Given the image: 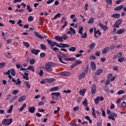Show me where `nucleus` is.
Returning <instances> with one entry per match:
<instances>
[{"mask_svg":"<svg viewBox=\"0 0 126 126\" xmlns=\"http://www.w3.org/2000/svg\"><path fill=\"white\" fill-rule=\"evenodd\" d=\"M82 63V61H79V60H76L75 62V64H76V65H78V64H80V63Z\"/></svg>","mask_w":126,"mask_h":126,"instance_id":"obj_49","label":"nucleus"},{"mask_svg":"<svg viewBox=\"0 0 126 126\" xmlns=\"http://www.w3.org/2000/svg\"><path fill=\"white\" fill-rule=\"evenodd\" d=\"M57 47H58V48H66V47H69V45L66 44L60 43L59 44L57 45Z\"/></svg>","mask_w":126,"mask_h":126,"instance_id":"obj_12","label":"nucleus"},{"mask_svg":"<svg viewBox=\"0 0 126 126\" xmlns=\"http://www.w3.org/2000/svg\"><path fill=\"white\" fill-rule=\"evenodd\" d=\"M59 90V87H54L50 89V91L51 92H53L54 91H58Z\"/></svg>","mask_w":126,"mask_h":126,"instance_id":"obj_26","label":"nucleus"},{"mask_svg":"<svg viewBox=\"0 0 126 126\" xmlns=\"http://www.w3.org/2000/svg\"><path fill=\"white\" fill-rule=\"evenodd\" d=\"M22 75H23V79H25L26 80H29V77H28V75H29V74H28V73H25V75L24 74H22Z\"/></svg>","mask_w":126,"mask_h":126,"instance_id":"obj_20","label":"nucleus"},{"mask_svg":"<svg viewBox=\"0 0 126 126\" xmlns=\"http://www.w3.org/2000/svg\"><path fill=\"white\" fill-rule=\"evenodd\" d=\"M40 50H36L35 49H32L31 50V53H32L33 55H35V56H37L38 53H40Z\"/></svg>","mask_w":126,"mask_h":126,"instance_id":"obj_11","label":"nucleus"},{"mask_svg":"<svg viewBox=\"0 0 126 126\" xmlns=\"http://www.w3.org/2000/svg\"><path fill=\"white\" fill-rule=\"evenodd\" d=\"M47 42L49 44V46H51V47H55V46L58 47V45H59V44H58L56 42L50 40L49 39H47Z\"/></svg>","mask_w":126,"mask_h":126,"instance_id":"obj_4","label":"nucleus"},{"mask_svg":"<svg viewBox=\"0 0 126 126\" xmlns=\"http://www.w3.org/2000/svg\"><path fill=\"white\" fill-rule=\"evenodd\" d=\"M24 83H25L26 86H27V88L30 89V87H31V85H30V84H29V82L25 81L24 82Z\"/></svg>","mask_w":126,"mask_h":126,"instance_id":"obj_38","label":"nucleus"},{"mask_svg":"<svg viewBox=\"0 0 126 126\" xmlns=\"http://www.w3.org/2000/svg\"><path fill=\"white\" fill-rule=\"evenodd\" d=\"M55 66V63H52V62H48L45 66L46 70L48 72H51L52 70H53V69L52 67H54Z\"/></svg>","mask_w":126,"mask_h":126,"instance_id":"obj_1","label":"nucleus"},{"mask_svg":"<svg viewBox=\"0 0 126 126\" xmlns=\"http://www.w3.org/2000/svg\"><path fill=\"white\" fill-rule=\"evenodd\" d=\"M99 26L102 28V29H103L104 31H107L108 30V27L107 26L103 25L102 24L99 23Z\"/></svg>","mask_w":126,"mask_h":126,"instance_id":"obj_19","label":"nucleus"},{"mask_svg":"<svg viewBox=\"0 0 126 126\" xmlns=\"http://www.w3.org/2000/svg\"><path fill=\"white\" fill-rule=\"evenodd\" d=\"M27 9L29 10V12H32V8L30 7V5H27Z\"/></svg>","mask_w":126,"mask_h":126,"instance_id":"obj_45","label":"nucleus"},{"mask_svg":"<svg viewBox=\"0 0 126 126\" xmlns=\"http://www.w3.org/2000/svg\"><path fill=\"white\" fill-rule=\"evenodd\" d=\"M101 111L102 112V116H103V117H106V112H105V110H103V108H101Z\"/></svg>","mask_w":126,"mask_h":126,"instance_id":"obj_54","label":"nucleus"},{"mask_svg":"<svg viewBox=\"0 0 126 126\" xmlns=\"http://www.w3.org/2000/svg\"><path fill=\"white\" fill-rule=\"evenodd\" d=\"M88 70H89V65H87L86 67L84 69L85 73H87L88 72Z\"/></svg>","mask_w":126,"mask_h":126,"instance_id":"obj_42","label":"nucleus"},{"mask_svg":"<svg viewBox=\"0 0 126 126\" xmlns=\"http://www.w3.org/2000/svg\"><path fill=\"white\" fill-rule=\"evenodd\" d=\"M100 100V96H97L95 99H94V103L95 104H98L99 103V101Z\"/></svg>","mask_w":126,"mask_h":126,"instance_id":"obj_41","label":"nucleus"},{"mask_svg":"<svg viewBox=\"0 0 126 126\" xmlns=\"http://www.w3.org/2000/svg\"><path fill=\"white\" fill-rule=\"evenodd\" d=\"M82 31H83V27L81 26L79 29V31H78L79 34L82 35Z\"/></svg>","mask_w":126,"mask_h":126,"instance_id":"obj_36","label":"nucleus"},{"mask_svg":"<svg viewBox=\"0 0 126 126\" xmlns=\"http://www.w3.org/2000/svg\"><path fill=\"white\" fill-rule=\"evenodd\" d=\"M23 44L24 46H25L26 48H29V47H30V44H29V43L27 42L24 41L23 42Z\"/></svg>","mask_w":126,"mask_h":126,"instance_id":"obj_34","label":"nucleus"},{"mask_svg":"<svg viewBox=\"0 0 126 126\" xmlns=\"http://www.w3.org/2000/svg\"><path fill=\"white\" fill-rule=\"evenodd\" d=\"M96 91H97V88L96 87V85L93 84L91 88L92 94H93V95H94V94L96 93Z\"/></svg>","mask_w":126,"mask_h":126,"instance_id":"obj_7","label":"nucleus"},{"mask_svg":"<svg viewBox=\"0 0 126 126\" xmlns=\"http://www.w3.org/2000/svg\"><path fill=\"white\" fill-rule=\"evenodd\" d=\"M5 65V63L4 62H2L0 63V68H1V67H3Z\"/></svg>","mask_w":126,"mask_h":126,"instance_id":"obj_61","label":"nucleus"},{"mask_svg":"<svg viewBox=\"0 0 126 126\" xmlns=\"http://www.w3.org/2000/svg\"><path fill=\"white\" fill-rule=\"evenodd\" d=\"M113 27H115V28H120V25L115 23V24L113 26Z\"/></svg>","mask_w":126,"mask_h":126,"instance_id":"obj_59","label":"nucleus"},{"mask_svg":"<svg viewBox=\"0 0 126 126\" xmlns=\"http://www.w3.org/2000/svg\"><path fill=\"white\" fill-rule=\"evenodd\" d=\"M92 114L94 117V119H96V113H95V108H94V107H92Z\"/></svg>","mask_w":126,"mask_h":126,"instance_id":"obj_27","label":"nucleus"},{"mask_svg":"<svg viewBox=\"0 0 126 126\" xmlns=\"http://www.w3.org/2000/svg\"><path fill=\"white\" fill-rule=\"evenodd\" d=\"M28 110L30 113L34 114V113H35V111H36V108H35L34 106L29 107Z\"/></svg>","mask_w":126,"mask_h":126,"instance_id":"obj_10","label":"nucleus"},{"mask_svg":"<svg viewBox=\"0 0 126 126\" xmlns=\"http://www.w3.org/2000/svg\"><path fill=\"white\" fill-rule=\"evenodd\" d=\"M63 22H64V24L62 26L61 29H63L64 27H66V26H67V22L66 21V19H65V17H62L61 21V23H63Z\"/></svg>","mask_w":126,"mask_h":126,"instance_id":"obj_5","label":"nucleus"},{"mask_svg":"<svg viewBox=\"0 0 126 126\" xmlns=\"http://www.w3.org/2000/svg\"><path fill=\"white\" fill-rule=\"evenodd\" d=\"M62 14L61 13H57L53 18L52 19V20H54V19H57V18H59L61 17Z\"/></svg>","mask_w":126,"mask_h":126,"instance_id":"obj_24","label":"nucleus"},{"mask_svg":"<svg viewBox=\"0 0 126 126\" xmlns=\"http://www.w3.org/2000/svg\"><path fill=\"white\" fill-rule=\"evenodd\" d=\"M59 74L60 75H63V76H69L71 74V73L68 71H63L59 73Z\"/></svg>","mask_w":126,"mask_h":126,"instance_id":"obj_8","label":"nucleus"},{"mask_svg":"<svg viewBox=\"0 0 126 126\" xmlns=\"http://www.w3.org/2000/svg\"><path fill=\"white\" fill-rule=\"evenodd\" d=\"M105 1L107 4H112V0H105Z\"/></svg>","mask_w":126,"mask_h":126,"instance_id":"obj_60","label":"nucleus"},{"mask_svg":"<svg viewBox=\"0 0 126 126\" xmlns=\"http://www.w3.org/2000/svg\"><path fill=\"white\" fill-rule=\"evenodd\" d=\"M30 64H34L35 63V59H32L30 62Z\"/></svg>","mask_w":126,"mask_h":126,"instance_id":"obj_62","label":"nucleus"},{"mask_svg":"<svg viewBox=\"0 0 126 126\" xmlns=\"http://www.w3.org/2000/svg\"><path fill=\"white\" fill-rule=\"evenodd\" d=\"M76 59L74 57H71V58H67V59H66V61H71V62H73L74 61H76Z\"/></svg>","mask_w":126,"mask_h":126,"instance_id":"obj_28","label":"nucleus"},{"mask_svg":"<svg viewBox=\"0 0 126 126\" xmlns=\"http://www.w3.org/2000/svg\"><path fill=\"white\" fill-rule=\"evenodd\" d=\"M123 22V20L122 19H119L117 20L115 23H116L117 24L120 25V24H122V23Z\"/></svg>","mask_w":126,"mask_h":126,"instance_id":"obj_53","label":"nucleus"},{"mask_svg":"<svg viewBox=\"0 0 126 126\" xmlns=\"http://www.w3.org/2000/svg\"><path fill=\"white\" fill-rule=\"evenodd\" d=\"M55 96H56V97H59V96H61V93H51V97L52 100L56 99V97Z\"/></svg>","mask_w":126,"mask_h":126,"instance_id":"obj_6","label":"nucleus"},{"mask_svg":"<svg viewBox=\"0 0 126 126\" xmlns=\"http://www.w3.org/2000/svg\"><path fill=\"white\" fill-rule=\"evenodd\" d=\"M21 82H22V81H20V79L19 78H18L17 79V82L16 81V85H18L19 84H20V83H21Z\"/></svg>","mask_w":126,"mask_h":126,"instance_id":"obj_51","label":"nucleus"},{"mask_svg":"<svg viewBox=\"0 0 126 126\" xmlns=\"http://www.w3.org/2000/svg\"><path fill=\"white\" fill-rule=\"evenodd\" d=\"M86 90L87 89H85L84 90L80 91L79 94L80 95H81V96H84V94H85V92H86Z\"/></svg>","mask_w":126,"mask_h":126,"instance_id":"obj_32","label":"nucleus"},{"mask_svg":"<svg viewBox=\"0 0 126 126\" xmlns=\"http://www.w3.org/2000/svg\"><path fill=\"white\" fill-rule=\"evenodd\" d=\"M34 34L37 37V38H39V39H41V40H43L44 39V36L41 35V34H39L38 32H34Z\"/></svg>","mask_w":126,"mask_h":126,"instance_id":"obj_15","label":"nucleus"},{"mask_svg":"<svg viewBox=\"0 0 126 126\" xmlns=\"http://www.w3.org/2000/svg\"><path fill=\"white\" fill-rule=\"evenodd\" d=\"M124 32H125L124 29H120L117 31V34L120 35L121 34H123V33H124Z\"/></svg>","mask_w":126,"mask_h":126,"instance_id":"obj_35","label":"nucleus"},{"mask_svg":"<svg viewBox=\"0 0 126 126\" xmlns=\"http://www.w3.org/2000/svg\"><path fill=\"white\" fill-rule=\"evenodd\" d=\"M90 48L92 49H94V48H95V43H93L90 45Z\"/></svg>","mask_w":126,"mask_h":126,"instance_id":"obj_56","label":"nucleus"},{"mask_svg":"<svg viewBox=\"0 0 126 126\" xmlns=\"http://www.w3.org/2000/svg\"><path fill=\"white\" fill-rule=\"evenodd\" d=\"M69 51L70 52H75V51H76V47H70L69 49Z\"/></svg>","mask_w":126,"mask_h":126,"instance_id":"obj_39","label":"nucleus"},{"mask_svg":"<svg viewBox=\"0 0 126 126\" xmlns=\"http://www.w3.org/2000/svg\"><path fill=\"white\" fill-rule=\"evenodd\" d=\"M103 72V70H102L101 69H99L98 70H97L95 72V74L98 76L99 75H100V74Z\"/></svg>","mask_w":126,"mask_h":126,"instance_id":"obj_17","label":"nucleus"},{"mask_svg":"<svg viewBox=\"0 0 126 126\" xmlns=\"http://www.w3.org/2000/svg\"><path fill=\"white\" fill-rule=\"evenodd\" d=\"M33 17H32V16H30L28 17V21H33Z\"/></svg>","mask_w":126,"mask_h":126,"instance_id":"obj_64","label":"nucleus"},{"mask_svg":"<svg viewBox=\"0 0 126 126\" xmlns=\"http://www.w3.org/2000/svg\"><path fill=\"white\" fill-rule=\"evenodd\" d=\"M94 34H98L99 36H101L102 33L100 31V30H98L96 31V32H95Z\"/></svg>","mask_w":126,"mask_h":126,"instance_id":"obj_58","label":"nucleus"},{"mask_svg":"<svg viewBox=\"0 0 126 126\" xmlns=\"http://www.w3.org/2000/svg\"><path fill=\"white\" fill-rule=\"evenodd\" d=\"M57 58H58L59 61H60V62H61V63H66L64 62H63V59H64V61H66V59H67V58H66V56L65 55H57Z\"/></svg>","mask_w":126,"mask_h":126,"instance_id":"obj_3","label":"nucleus"},{"mask_svg":"<svg viewBox=\"0 0 126 126\" xmlns=\"http://www.w3.org/2000/svg\"><path fill=\"white\" fill-rule=\"evenodd\" d=\"M110 52V47H105L102 51V55H106V53Z\"/></svg>","mask_w":126,"mask_h":126,"instance_id":"obj_9","label":"nucleus"},{"mask_svg":"<svg viewBox=\"0 0 126 126\" xmlns=\"http://www.w3.org/2000/svg\"><path fill=\"white\" fill-rule=\"evenodd\" d=\"M83 106H84V107L88 106V103H87V99H86L83 101Z\"/></svg>","mask_w":126,"mask_h":126,"instance_id":"obj_40","label":"nucleus"},{"mask_svg":"<svg viewBox=\"0 0 126 126\" xmlns=\"http://www.w3.org/2000/svg\"><path fill=\"white\" fill-rule=\"evenodd\" d=\"M87 37V33L85 32L83 34H82L81 38L83 39H86Z\"/></svg>","mask_w":126,"mask_h":126,"instance_id":"obj_48","label":"nucleus"},{"mask_svg":"<svg viewBox=\"0 0 126 126\" xmlns=\"http://www.w3.org/2000/svg\"><path fill=\"white\" fill-rule=\"evenodd\" d=\"M93 22H94V19L93 18H91L88 21V24H91V23H93Z\"/></svg>","mask_w":126,"mask_h":126,"instance_id":"obj_52","label":"nucleus"},{"mask_svg":"<svg viewBox=\"0 0 126 126\" xmlns=\"http://www.w3.org/2000/svg\"><path fill=\"white\" fill-rule=\"evenodd\" d=\"M11 123H12V118L10 119H3L2 121V125L9 126Z\"/></svg>","mask_w":126,"mask_h":126,"instance_id":"obj_2","label":"nucleus"},{"mask_svg":"<svg viewBox=\"0 0 126 126\" xmlns=\"http://www.w3.org/2000/svg\"><path fill=\"white\" fill-rule=\"evenodd\" d=\"M125 93H126V92L121 90L118 92L117 94L118 95H122V94H125Z\"/></svg>","mask_w":126,"mask_h":126,"instance_id":"obj_43","label":"nucleus"},{"mask_svg":"<svg viewBox=\"0 0 126 126\" xmlns=\"http://www.w3.org/2000/svg\"><path fill=\"white\" fill-rule=\"evenodd\" d=\"M125 61V58L122 57V58H119L118 59V62L119 63H123Z\"/></svg>","mask_w":126,"mask_h":126,"instance_id":"obj_50","label":"nucleus"},{"mask_svg":"<svg viewBox=\"0 0 126 126\" xmlns=\"http://www.w3.org/2000/svg\"><path fill=\"white\" fill-rule=\"evenodd\" d=\"M55 40H57V41H60L61 42H63V40L62 39V36H56L55 37Z\"/></svg>","mask_w":126,"mask_h":126,"instance_id":"obj_30","label":"nucleus"},{"mask_svg":"<svg viewBox=\"0 0 126 126\" xmlns=\"http://www.w3.org/2000/svg\"><path fill=\"white\" fill-rule=\"evenodd\" d=\"M10 72L12 76H15L16 74V72H15V70L14 68H12L9 69Z\"/></svg>","mask_w":126,"mask_h":126,"instance_id":"obj_18","label":"nucleus"},{"mask_svg":"<svg viewBox=\"0 0 126 126\" xmlns=\"http://www.w3.org/2000/svg\"><path fill=\"white\" fill-rule=\"evenodd\" d=\"M113 76V73H110L107 75V78L108 79H111V77Z\"/></svg>","mask_w":126,"mask_h":126,"instance_id":"obj_57","label":"nucleus"},{"mask_svg":"<svg viewBox=\"0 0 126 126\" xmlns=\"http://www.w3.org/2000/svg\"><path fill=\"white\" fill-rule=\"evenodd\" d=\"M40 49L43 51H46V45L44 44H40Z\"/></svg>","mask_w":126,"mask_h":126,"instance_id":"obj_37","label":"nucleus"},{"mask_svg":"<svg viewBox=\"0 0 126 126\" xmlns=\"http://www.w3.org/2000/svg\"><path fill=\"white\" fill-rule=\"evenodd\" d=\"M91 66L93 70H96V64H95V62H91Z\"/></svg>","mask_w":126,"mask_h":126,"instance_id":"obj_14","label":"nucleus"},{"mask_svg":"<svg viewBox=\"0 0 126 126\" xmlns=\"http://www.w3.org/2000/svg\"><path fill=\"white\" fill-rule=\"evenodd\" d=\"M46 81L47 82V83H52V82H54L56 79L55 78H51V79H46Z\"/></svg>","mask_w":126,"mask_h":126,"instance_id":"obj_22","label":"nucleus"},{"mask_svg":"<svg viewBox=\"0 0 126 126\" xmlns=\"http://www.w3.org/2000/svg\"><path fill=\"white\" fill-rule=\"evenodd\" d=\"M86 73L84 72H82L79 76V80H81L82 78H84L85 77Z\"/></svg>","mask_w":126,"mask_h":126,"instance_id":"obj_16","label":"nucleus"},{"mask_svg":"<svg viewBox=\"0 0 126 126\" xmlns=\"http://www.w3.org/2000/svg\"><path fill=\"white\" fill-rule=\"evenodd\" d=\"M124 8V5H121L120 6H118V7L114 8V10H121V9H123Z\"/></svg>","mask_w":126,"mask_h":126,"instance_id":"obj_23","label":"nucleus"},{"mask_svg":"<svg viewBox=\"0 0 126 126\" xmlns=\"http://www.w3.org/2000/svg\"><path fill=\"white\" fill-rule=\"evenodd\" d=\"M13 109V105H11L10 107V109L8 110L7 111V113L8 114H11V112H12V110Z\"/></svg>","mask_w":126,"mask_h":126,"instance_id":"obj_33","label":"nucleus"},{"mask_svg":"<svg viewBox=\"0 0 126 126\" xmlns=\"http://www.w3.org/2000/svg\"><path fill=\"white\" fill-rule=\"evenodd\" d=\"M27 69L32 70L33 72H35V69L34 68V66L32 65H30L29 67H28Z\"/></svg>","mask_w":126,"mask_h":126,"instance_id":"obj_29","label":"nucleus"},{"mask_svg":"<svg viewBox=\"0 0 126 126\" xmlns=\"http://www.w3.org/2000/svg\"><path fill=\"white\" fill-rule=\"evenodd\" d=\"M16 99H17V96H16V95L14 96L11 99L10 102L12 103V102H13V101H15V100H16Z\"/></svg>","mask_w":126,"mask_h":126,"instance_id":"obj_47","label":"nucleus"},{"mask_svg":"<svg viewBox=\"0 0 126 126\" xmlns=\"http://www.w3.org/2000/svg\"><path fill=\"white\" fill-rule=\"evenodd\" d=\"M26 99V96L25 95H23L21 96L18 100L19 102H22V101H24Z\"/></svg>","mask_w":126,"mask_h":126,"instance_id":"obj_25","label":"nucleus"},{"mask_svg":"<svg viewBox=\"0 0 126 126\" xmlns=\"http://www.w3.org/2000/svg\"><path fill=\"white\" fill-rule=\"evenodd\" d=\"M90 59L91 60H93V61H95V60L96 59H97V58L95 57V56H94V55H91V56H90Z\"/></svg>","mask_w":126,"mask_h":126,"instance_id":"obj_55","label":"nucleus"},{"mask_svg":"<svg viewBox=\"0 0 126 126\" xmlns=\"http://www.w3.org/2000/svg\"><path fill=\"white\" fill-rule=\"evenodd\" d=\"M69 30L70 31H69L67 32V34H71V32H72V34H75V30L73 29V28H72V27H70L69 28Z\"/></svg>","mask_w":126,"mask_h":126,"instance_id":"obj_13","label":"nucleus"},{"mask_svg":"<svg viewBox=\"0 0 126 126\" xmlns=\"http://www.w3.org/2000/svg\"><path fill=\"white\" fill-rule=\"evenodd\" d=\"M62 40H66L67 39H68V37L65 35L63 34L62 36H61Z\"/></svg>","mask_w":126,"mask_h":126,"instance_id":"obj_44","label":"nucleus"},{"mask_svg":"<svg viewBox=\"0 0 126 126\" xmlns=\"http://www.w3.org/2000/svg\"><path fill=\"white\" fill-rule=\"evenodd\" d=\"M21 23H22V20H19L18 22L17 23V24L20 26V27H22V26H23V25L21 24Z\"/></svg>","mask_w":126,"mask_h":126,"instance_id":"obj_46","label":"nucleus"},{"mask_svg":"<svg viewBox=\"0 0 126 126\" xmlns=\"http://www.w3.org/2000/svg\"><path fill=\"white\" fill-rule=\"evenodd\" d=\"M26 108V103H24L22 106L19 109V112H22L24 109Z\"/></svg>","mask_w":126,"mask_h":126,"instance_id":"obj_31","label":"nucleus"},{"mask_svg":"<svg viewBox=\"0 0 126 126\" xmlns=\"http://www.w3.org/2000/svg\"><path fill=\"white\" fill-rule=\"evenodd\" d=\"M17 93H18V90H14L12 92L13 95H16V94H17Z\"/></svg>","mask_w":126,"mask_h":126,"instance_id":"obj_63","label":"nucleus"},{"mask_svg":"<svg viewBox=\"0 0 126 126\" xmlns=\"http://www.w3.org/2000/svg\"><path fill=\"white\" fill-rule=\"evenodd\" d=\"M111 17H113V18H120L121 17V14L119 13L114 14L111 15Z\"/></svg>","mask_w":126,"mask_h":126,"instance_id":"obj_21","label":"nucleus"}]
</instances>
